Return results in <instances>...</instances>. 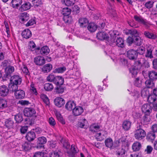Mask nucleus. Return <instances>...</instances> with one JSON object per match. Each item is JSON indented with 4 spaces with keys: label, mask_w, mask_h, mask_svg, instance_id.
<instances>
[{
    "label": "nucleus",
    "mask_w": 157,
    "mask_h": 157,
    "mask_svg": "<svg viewBox=\"0 0 157 157\" xmlns=\"http://www.w3.org/2000/svg\"><path fill=\"white\" fill-rule=\"evenodd\" d=\"M146 135L145 131L143 129L139 128L134 132V137L135 139L139 140L143 139Z\"/></svg>",
    "instance_id": "nucleus-1"
},
{
    "label": "nucleus",
    "mask_w": 157,
    "mask_h": 157,
    "mask_svg": "<svg viewBox=\"0 0 157 157\" xmlns=\"http://www.w3.org/2000/svg\"><path fill=\"white\" fill-rule=\"evenodd\" d=\"M127 57L131 60L136 59L137 57L136 52L133 49L128 50L126 52Z\"/></svg>",
    "instance_id": "nucleus-2"
},
{
    "label": "nucleus",
    "mask_w": 157,
    "mask_h": 157,
    "mask_svg": "<svg viewBox=\"0 0 157 157\" xmlns=\"http://www.w3.org/2000/svg\"><path fill=\"white\" fill-rule=\"evenodd\" d=\"M141 109L142 112L146 115H149L152 110L151 105L147 104L143 105Z\"/></svg>",
    "instance_id": "nucleus-3"
},
{
    "label": "nucleus",
    "mask_w": 157,
    "mask_h": 157,
    "mask_svg": "<svg viewBox=\"0 0 157 157\" xmlns=\"http://www.w3.org/2000/svg\"><path fill=\"white\" fill-rule=\"evenodd\" d=\"M35 110L31 108H26L24 111V113L25 116L27 117H31L36 114Z\"/></svg>",
    "instance_id": "nucleus-4"
},
{
    "label": "nucleus",
    "mask_w": 157,
    "mask_h": 157,
    "mask_svg": "<svg viewBox=\"0 0 157 157\" xmlns=\"http://www.w3.org/2000/svg\"><path fill=\"white\" fill-rule=\"evenodd\" d=\"M83 112L82 107L80 106H75L72 110V114L75 116L80 115Z\"/></svg>",
    "instance_id": "nucleus-5"
},
{
    "label": "nucleus",
    "mask_w": 157,
    "mask_h": 157,
    "mask_svg": "<svg viewBox=\"0 0 157 157\" xmlns=\"http://www.w3.org/2000/svg\"><path fill=\"white\" fill-rule=\"evenodd\" d=\"M34 62L36 65L40 66L45 64V61L43 57L37 56L34 58Z\"/></svg>",
    "instance_id": "nucleus-6"
},
{
    "label": "nucleus",
    "mask_w": 157,
    "mask_h": 157,
    "mask_svg": "<svg viewBox=\"0 0 157 157\" xmlns=\"http://www.w3.org/2000/svg\"><path fill=\"white\" fill-rule=\"evenodd\" d=\"M154 49L153 46L150 45L146 48V52L145 54L146 57L151 59L153 58L152 52Z\"/></svg>",
    "instance_id": "nucleus-7"
},
{
    "label": "nucleus",
    "mask_w": 157,
    "mask_h": 157,
    "mask_svg": "<svg viewBox=\"0 0 157 157\" xmlns=\"http://www.w3.org/2000/svg\"><path fill=\"white\" fill-rule=\"evenodd\" d=\"M0 136L5 138H7L10 137V132L7 131V128L2 127H0Z\"/></svg>",
    "instance_id": "nucleus-8"
},
{
    "label": "nucleus",
    "mask_w": 157,
    "mask_h": 157,
    "mask_svg": "<svg viewBox=\"0 0 157 157\" xmlns=\"http://www.w3.org/2000/svg\"><path fill=\"white\" fill-rule=\"evenodd\" d=\"M37 143L39 145L37 144L36 147L38 149H40L43 147L44 146L42 145L45 144L47 141L46 138L44 136H41L39 137L37 139Z\"/></svg>",
    "instance_id": "nucleus-9"
},
{
    "label": "nucleus",
    "mask_w": 157,
    "mask_h": 157,
    "mask_svg": "<svg viewBox=\"0 0 157 157\" xmlns=\"http://www.w3.org/2000/svg\"><path fill=\"white\" fill-rule=\"evenodd\" d=\"M65 100L61 97H58L55 98L54 100L55 105L59 107H61L65 103Z\"/></svg>",
    "instance_id": "nucleus-10"
},
{
    "label": "nucleus",
    "mask_w": 157,
    "mask_h": 157,
    "mask_svg": "<svg viewBox=\"0 0 157 157\" xmlns=\"http://www.w3.org/2000/svg\"><path fill=\"white\" fill-rule=\"evenodd\" d=\"M10 81L11 82L20 85L22 79L19 76L15 75L11 77Z\"/></svg>",
    "instance_id": "nucleus-11"
},
{
    "label": "nucleus",
    "mask_w": 157,
    "mask_h": 157,
    "mask_svg": "<svg viewBox=\"0 0 157 157\" xmlns=\"http://www.w3.org/2000/svg\"><path fill=\"white\" fill-rule=\"evenodd\" d=\"M9 90L8 87L5 85L0 86V95L2 97H5L9 94Z\"/></svg>",
    "instance_id": "nucleus-12"
},
{
    "label": "nucleus",
    "mask_w": 157,
    "mask_h": 157,
    "mask_svg": "<svg viewBox=\"0 0 157 157\" xmlns=\"http://www.w3.org/2000/svg\"><path fill=\"white\" fill-rule=\"evenodd\" d=\"M132 123L129 121H124L122 124V128L125 131H127L131 128Z\"/></svg>",
    "instance_id": "nucleus-13"
},
{
    "label": "nucleus",
    "mask_w": 157,
    "mask_h": 157,
    "mask_svg": "<svg viewBox=\"0 0 157 157\" xmlns=\"http://www.w3.org/2000/svg\"><path fill=\"white\" fill-rule=\"evenodd\" d=\"M76 106L75 103L73 101H69L67 102L65 105V108L66 109L71 111L73 108H75Z\"/></svg>",
    "instance_id": "nucleus-14"
},
{
    "label": "nucleus",
    "mask_w": 157,
    "mask_h": 157,
    "mask_svg": "<svg viewBox=\"0 0 157 157\" xmlns=\"http://www.w3.org/2000/svg\"><path fill=\"white\" fill-rule=\"evenodd\" d=\"M15 96L17 99L23 98L25 96L24 91L22 90H18L15 92Z\"/></svg>",
    "instance_id": "nucleus-15"
},
{
    "label": "nucleus",
    "mask_w": 157,
    "mask_h": 157,
    "mask_svg": "<svg viewBox=\"0 0 157 157\" xmlns=\"http://www.w3.org/2000/svg\"><path fill=\"white\" fill-rule=\"evenodd\" d=\"M36 137L35 133L33 131L28 132L26 135L25 138L29 141L33 140Z\"/></svg>",
    "instance_id": "nucleus-16"
},
{
    "label": "nucleus",
    "mask_w": 157,
    "mask_h": 157,
    "mask_svg": "<svg viewBox=\"0 0 157 157\" xmlns=\"http://www.w3.org/2000/svg\"><path fill=\"white\" fill-rule=\"evenodd\" d=\"M33 145L30 142H25L22 145V148L25 151H28L31 149Z\"/></svg>",
    "instance_id": "nucleus-17"
},
{
    "label": "nucleus",
    "mask_w": 157,
    "mask_h": 157,
    "mask_svg": "<svg viewBox=\"0 0 157 157\" xmlns=\"http://www.w3.org/2000/svg\"><path fill=\"white\" fill-rule=\"evenodd\" d=\"M22 37L26 39H28L32 36L31 31L28 29H26L23 30L21 33Z\"/></svg>",
    "instance_id": "nucleus-18"
},
{
    "label": "nucleus",
    "mask_w": 157,
    "mask_h": 157,
    "mask_svg": "<svg viewBox=\"0 0 157 157\" xmlns=\"http://www.w3.org/2000/svg\"><path fill=\"white\" fill-rule=\"evenodd\" d=\"M13 124L14 121L11 118L6 120L5 122V125L7 128L8 129L12 128L13 126Z\"/></svg>",
    "instance_id": "nucleus-19"
},
{
    "label": "nucleus",
    "mask_w": 157,
    "mask_h": 157,
    "mask_svg": "<svg viewBox=\"0 0 157 157\" xmlns=\"http://www.w3.org/2000/svg\"><path fill=\"white\" fill-rule=\"evenodd\" d=\"M52 68V65L48 63L43 66L42 68V71L44 73H47L50 72Z\"/></svg>",
    "instance_id": "nucleus-20"
},
{
    "label": "nucleus",
    "mask_w": 157,
    "mask_h": 157,
    "mask_svg": "<svg viewBox=\"0 0 157 157\" xmlns=\"http://www.w3.org/2000/svg\"><path fill=\"white\" fill-rule=\"evenodd\" d=\"M64 82V79L60 76L55 77L54 83L56 85L60 86L63 84Z\"/></svg>",
    "instance_id": "nucleus-21"
},
{
    "label": "nucleus",
    "mask_w": 157,
    "mask_h": 157,
    "mask_svg": "<svg viewBox=\"0 0 157 157\" xmlns=\"http://www.w3.org/2000/svg\"><path fill=\"white\" fill-rule=\"evenodd\" d=\"M134 18L136 21L140 24L146 25H147V22L146 21V20L144 19L141 17H139L137 15H135L134 16Z\"/></svg>",
    "instance_id": "nucleus-22"
},
{
    "label": "nucleus",
    "mask_w": 157,
    "mask_h": 157,
    "mask_svg": "<svg viewBox=\"0 0 157 157\" xmlns=\"http://www.w3.org/2000/svg\"><path fill=\"white\" fill-rule=\"evenodd\" d=\"M141 147V145L139 142L136 141L134 142L132 146V148L134 151H139Z\"/></svg>",
    "instance_id": "nucleus-23"
},
{
    "label": "nucleus",
    "mask_w": 157,
    "mask_h": 157,
    "mask_svg": "<svg viewBox=\"0 0 157 157\" xmlns=\"http://www.w3.org/2000/svg\"><path fill=\"white\" fill-rule=\"evenodd\" d=\"M31 6V4L29 2H26L21 6L19 10L22 12L27 10L30 8Z\"/></svg>",
    "instance_id": "nucleus-24"
},
{
    "label": "nucleus",
    "mask_w": 157,
    "mask_h": 157,
    "mask_svg": "<svg viewBox=\"0 0 157 157\" xmlns=\"http://www.w3.org/2000/svg\"><path fill=\"white\" fill-rule=\"evenodd\" d=\"M107 34L103 32H100L97 34L96 37L98 39L101 40L106 39L107 38Z\"/></svg>",
    "instance_id": "nucleus-25"
},
{
    "label": "nucleus",
    "mask_w": 157,
    "mask_h": 157,
    "mask_svg": "<svg viewBox=\"0 0 157 157\" xmlns=\"http://www.w3.org/2000/svg\"><path fill=\"white\" fill-rule=\"evenodd\" d=\"M155 133L151 131L148 133L146 136L147 139L148 141L151 142L155 139Z\"/></svg>",
    "instance_id": "nucleus-26"
},
{
    "label": "nucleus",
    "mask_w": 157,
    "mask_h": 157,
    "mask_svg": "<svg viewBox=\"0 0 157 157\" xmlns=\"http://www.w3.org/2000/svg\"><path fill=\"white\" fill-rule=\"evenodd\" d=\"M105 144L106 147L109 148L110 149H112L113 142L111 138H107L105 141Z\"/></svg>",
    "instance_id": "nucleus-27"
},
{
    "label": "nucleus",
    "mask_w": 157,
    "mask_h": 157,
    "mask_svg": "<svg viewBox=\"0 0 157 157\" xmlns=\"http://www.w3.org/2000/svg\"><path fill=\"white\" fill-rule=\"evenodd\" d=\"M22 3V0H12L11 6L13 8H17Z\"/></svg>",
    "instance_id": "nucleus-28"
},
{
    "label": "nucleus",
    "mask_w": 157,
    "mask_h": 157,
    "mask_svg": "<svg viewBox=\"0 0 157 157\" xmlns=\"http://www.w3.org/2000/svg\"><path fill=\"white\" fill-rule=\"evenodd\" d=\"M71 152H68L67 153L70 157H74L75 154L78 151V150L75 146L74 145H71Z\"/></svg>",
    "instance_id": "nucleus-29"
},
{
    "label": "nucleus",
    "mask_w": 157,
    "mask_h": 157,
    "mask_svg": "<svg viewBox=\"0 0 157 157\" xmlns=\"http://www.w3.org/2000/svg\"><path fill=\"white\" fill-rule=\"evenodd\" d=\"M148 76L150 79L156 80L157 79V72L154 71H150L148 72Z\"/></svg>",
    "instance_id": "nucleus-30"
},
{
    "label": "nucleus",
    "mask_w": 157,
    "mask_h": 157,
    "mask_svg": "<svg viewBox=\"0 0 157 157\" xmlns=\"http://www.w3.org/2000/svg\"><path fill=\"white\" fill-rule=\"evenodd\" d=\"M78 22L80 26L82 27L86 26L88 23V21L86 18H81L79 19Z\"/></svg>",
    "instance_id": "nucleus-31"
},
{
    "label": "nucleus",
    "mask_w": 157,
    "mask_h": 157,
    "mask_svg": "<svg viewBox=\"0 0 157 157\" xmlns=\"http://www.w3.org/2000/svg\"><path fill=\"white\" fill-rule=\"evenodd\" d=\"M115 44L118 47L123 48L124 46V40L121 37L117 38L116 40V42H114Z\"/></svg>",
    "instance_id": "nucleus-32"
},
{
    "label": "nucleus",
    "mask_w": 157,
    "mask_h": 157,
    "mask_svg": "<svg viewBox=\"0 0 157 157\" xmlns=\"http://www.w3.org/2000/svg\"><path fill=\"white\" fill-rule=\"evenodd\" d=\"M50 49L47 46L42 47L40 51V54L43 55H48Z\"/></svg>",
    "instance_id": "nucleus-33"
},
{
    "label": "nucleus",
    "mask_w": 157,
    "mask_h": 157,
    "mask_svg": "<svg viewBox=\"0 0 157 157\" xmlns=\"http://www.w3.org/2000/svg\"><path fill=\"white\" fill-rule=\"evenodd\" d=\"M8 106L7 101L6 99H0V109H3L6 108Z\"/></svg>",
    "instance_id": "nucleus-34"
},
{
    "label": "nucleus",
    "mask_w": 157,
    "mask_h": 157,
    "mask_svg": "<svg viewBox=\"0 0 157 157\" xmlns=\"http://www.w3.org/2000/svg\"><path fill=\"white\" fill-rule=\"evenodd\" d=\"M60 141L61 143L63 144V147L66 149H68L70 147V144L68 142L67 140L64 138L61 137Z\"/></svg>",
    "instance_id": "nucleus-35"
},
{
    "label": "nucleus",
    "mask_w": 157,
    "mask_h": 157,
    "mask_svg": "<svg viewBox=\"0 0 157 157\" xmlns=\"http://www.w3.org/2000/svg\"><path fill=\"white\" fill-rule=\"evenodd\" d=\"M17 85H18V84L10 82V83L9 84V85L10 90L11 91L14 92H15L17 90Z\"/></svg>",
    "instance_id": "nucleus-36"
},
{
    "label": "nucleus",
    "mask_w": 157,
    "mask_h": 157,
    "mask_svg": "<svg viewBox=\"0 0 157 157\" xmlns=\"http://www.w3.org/2000/svg\"><path fill=\"white\" fill-rule=\"evenodd\" d=\"M87 29L91 32H94L97 29V25L94 23H90L89 24Z\"/></svg>",
    "instance_id": "nucleus-37"
},
{
    "label": "nucleus",
    "mask_w": 157,
    "mask_h": 157,
    "mask_svg": "<svg viewBox=\"0 0 157 157\" xmlns=\"http://www.w3.org/2000/svg\"><path fill=\"white\" fill-rule=\"evenodd\" d=\"M144 34L146 37L149 39H155L157 37L156 35L148 31H145Z\"/></svg>",
    "instance_id": "nucleus-38"
},
{
    "label": "nucleus",
    "mask_w": 157,
    "mask_h": 157,
    "mask_svg": "<svg viewBox=\"0 0 157 157\" xmlns=\"http://www.w3.org/2000/svg\"><path fill=\"white\" fill-rule=\"evenodd\" d=\"M100 129V126L96 124L91 125L90 128V130L92 132H97L99 131Z\"/></svg>",
    "instance_id": "nucleus-39"
},
{
    "label": "nucleus",
    "mask_w": 157,
    "mask_h": 157,
    "mask_svg": "<svg viewBox=\"0 0 157 157\" xmlns=\"http://www.w3.org/2000/svg\"><path fill=\"white\" fill-rule=\"evenodd\" d=\"M29 15L27 13H24L21 14L20 19L22 21H26L29 19Z\"/></svg>",
    "instance_id": "nucleus-40"
},
{
    "label": "nucleus",
    "mask_w": 157,
    "mask_h": 157,
    "mask_svg": "<svg viewBox=\"0 0 157 157\" xmlns=\"http://www.w3.org/2000/svg\"><path fill=\"white\" fill-rule=\"evenodd\" d=\"M146 115L144 116L141 121V123L144 124H147L150 122V117L148 116L149 115H147V116Z\"/></svg>",
    "instance_id": "nucleus-41"
},
{
    "label": "nucleus",
    "mask_w": 157,
    "mask_h": 157,
    "mask_svg": "<svg viewBox=\"0 0 157 157\" xmlns=\"http://www.w3.org/2000/svg\"><path fill=\"white\" fill-rule=\"evenodd\" d=\"M127 33L128 34H130L136 37L139 36H138L139 35V33L135 29L128 30Z\"/></svg>",
    "instance_id": "nucleus-42"
},
{
    "label": "nucleus",
    "mask_w": 157,
    "mask_h": 157,
    "mask_svg": "<svg viewBox=\"0 0 157 157\" xmlns=\"http://www.w3.org/2000/svg\"><path fill=\"white\" fill-rule=\"evenodd\" d=\"M138 69H139L136 67H131L130 68L129 71L132 76H135L139 71Z\"/></svg>",
    "instance_id": "nucleus-43"
},
{
    "label": "nucleus",
    "mask_w": 157,
    "mask_h": 157,
    "mask_svg": "<svg viewBox=\"0 0 157 157\" xmlns=\"http://www.w3.org/2000/svg\"><path fill=\"white\" fill-rule=\"evenodd\" d=\"M143 40L139 36H137L134 40V43L137 45L140 46L142 44Z\"/></svg>",
    "instance_id": "nucleus-44"
},
{
    "label": "nucleus",
    "mask_w": 157,
    "mask_h": 157,
    "mask_svg": "<svg viewBox=\"0 0 157 157\" xmlns=\"http://www.w3.org/2000/svg\"><path fill=\"white\" fill-rule=\"evenodd\" d=\"M44 88L46 90L51 91L53 88V86L52 83H47L44 84Z\"/></svg>",
    "instance_id": "nucleus-45"
},
{
    "label": "nucleus",
    "mask_w": 157,
    "mask_h": 157,
    "mask_svg": "<svg viewBox=\"0 0 157 157\" xmlns=\"http://www.w3.org/2000/svg\"><path fill=\"white\" fill-rule=\"evenodd\" d=\"M150 79L147 80L145 81V84L147 88H152L154 86V84L153 82Z\"/></svg>",
    "instance_id": "nucleus-46"
},
{
    "label": "nucleus",
    "mask_w": 157,
    "mask_h": 157,
    "mask_svg": "<svg viewBox=\"0 0 157 157\" xmlns=\"http://www.w3.org/2000/svg\"><path fill=\"white\" fill-rule=\"evenodd\" d=\"M145 50V48L144 47L140 46L139 47L136 51L137 54L142 55L144 53Z\"/></svg>",
    "instance_id": "nucleus-47"
},
{
    "label": "nucleus",
    "mask_w": 157,
    "mask_h": 157,
    "mask_svg": "<svg viewBox=\"0 0 157 157\" xmlns=\"http://www.w3.org/2000/svg\"><path fill=\"white\" fill-rule=\"evenodd\" d=\"M40 98L42 99L44 103L47 105H48L49 104V100L46 95L44 94H41L40 95Z\"/></svg>",
    "instance_id": "nucleus-48"
},
{
    "label": "nucleus",
    "mask_w": 157,
    "mask_h": 157,
    "mask_svg": "<svg viewBox=\"0 0 157 157\" xmlns=\"http://www.w3.org/2000/svg\"><path fill=\"white\" fill-rule=\"evenodd\" d=\"M62 13L64 15H70L71 13V10L68 8L67 7L63 9L62 11Z\"/></svg>",
    "instance_id": "nucleus-49"
},
{
    "label": "nucleus",
    "mask_w": 157,
    "mask_h": 157,
    "mask_svg": "<svg viewBox=\"0 0 157 157\" xmlns=\"http://www.w3.org/2000/svg\"><path fill=\"white\" fill-rule=\"evenodd\" d=\"M14 70V68L13 66H9L6 67L5 69V72L7 75H9L13 72Z\"/></svg>",
    "instance_id": "nucleus-50"
},
{
    "label": "nucleus",
    "mask_w": 157,
    "mask_h": 157,
    "mask_svg": "<svg viewBox=\"0 0 157 157\" xmlns=\"http://www.w3.org/2000/svg\"><path fill=\"white\" fill-rule=\"evenodd\" d=\"M125 153L124 149L121 148L117 152L116 154L119 157H124Z\"/></svg>",
    "instance_id": "nucleus-51"
},
{
    "label": "nucleus",
    "mask_w": 157,
    "mask_h": 157,
    "mask_svg": "<svg viewBox=\"0 0 157 157\" xmlns=\"http://www.w3.org/2000/svg\"><path fill=\"white\" fill-rule=\"evenodd\" d=\"M64 2L66 6H71L74 4L75 0H64Z\"/></svg>",
    "instance_id": "nucleus-52"
},
{
    "label": "nucleus",
    "mask_w": 157,
    "mask_h": 157,
    "mask_svg": "<svg viewBox=\"0 0 157 157\" xmlns=\"http://www.w3.org/2000/svg\"><path fill=\"white\" fill-rule=\"evenodd\" d=\"M63 20L65 22L67 23L71 22L72 21V17L70 15L63 16Z\"/></svg>",
    "instance_id": "nucleus-53"
},
{
    "label": "nucleus",
    "mask_w": 157,
    "mask_h": 157,
    "mask_svg": "<svg viewBox=\"0 0 157 157\" xmlns=\"http://www.w3.org/2000/svg\"><path fill=\"white\" fill-rule=\"evenodd\" d=\"M66 70L65 67H60L55 69L53 71L54 73H62L65 71Z\"/></svg>",
    "instance_id": "nucleus-54"
},
{
    "label": "nucleus",
    "mask_w": 157,
    "mask_h": 157,
    "mask_svg": "<svg viewBox=\"0 0 157 157\" xmlns=\"http://www.w3.org/2000/svg\"><path fill=\"white\" fill-rule=\"evenodd\" d=\"M30 90L35 95H37V92L36 88L34 85L33 83H31L30 85Z\"/></svg>",
    "instance_id": "nucleus-55"
},
{
    "label": "nucleus",
    "mask_w": 157,
    "mask_h": 157,
    "mask_svg": "<svg viewBox=\"0 0 157 157\" xmlns=\"http://www.w3.org/2000/svg\"><path fill=\"white\" fill-rule=\"evenodd\" d=\"M59 152L58 150H56L50 152L49 154L50 157H59Z\"/></svg>",
    "instance_id": "nucleus-56"
},
{
    "label": "nucleus",
    "mask_w": 157,
    "mask_h": 157,
    "mask_svg": "<svg viewBox=\"0 0 157 157\" xmlns=\"http://www.w3.org/2000/svg\"><path fill=\"white\" fill-rule=\"evenodd\" d=\"M29 49L31 51H33L36 49V45L33 41H31L29 43Z\"/></svg>",
    "instance_id": "nucleus-57"
},
{
    "label": "nucleus",
    "mask_w": 157,
    "mask_h": 157,
    "mask_svg": "<svg viewBox=\"0 0 157 157\" xmlns=\"http://www.w3.org/2000/svg\"><path fill=\"white\" fill-rule=\"evenodd\" d=\"M134 83L135 85L136 86L140 87L141 85V80L139 78H136Z\"/></svg>",
    "instance_id": "nucleus-58"
},
{
    "label": "nucleus",
    "mask_w": 157,
    "mask_h": 157,
    "mask_svg": "<svg viewBox=\"0 0 157 157\" xmlns=\"http://www.w3.org/2000/svg\"><path fill=\"white\" fill-rule=\"evenodd\" d=\"M15 120L17 122H21L23 118L21 114H17L15 116Z\"/></svg>",
    "instance_id": "nucleus-59"
},
{
    "label": "nucleus",
    "mask_w": 157,
    "mask_h": 157,
    "mask_svg": "<svg viewBox=\"0 0 157 157\" xmlns=\"http://www.w3.org/2000/svg\"><path fill=\"white\" fill-rule=\"evenodd\" d=\"M147 100L149 102L152 103L156 101V98L154 96L151 95L148 97Z\"/></svg>",
    "instance_id": "nucleus-60"
},
{
    "label": "nucleus",
    "mask_w": 157,
    "mask_h": 157,
    "mask_svg": "<svg viewBox=\"0 0 157 157\" xmlns=\"http://www.w3.org/2000/svg\"><path fill=\"white\" fill-rule=\"evenodd\" d=\"M87 122V121L85 119H81L78 123L79 126L81 128H82L85 126V124Z\"/></svg>",
    "instance_id": "nucleus-61"
},
{
    "label": "nucleus",
    "mask_w": 157,
    "mask_h": 157,
    "mask_svg": "<svg viewBox=\"0 0 157 157\" xmlns=\"http://www.w3.org/2000/svg\"><path fill=\"white\" fill-rule=\"evenodd\" d=\"M154 3L152 1H148L145 4V6L147 9L151 8L152 7Z\"/></svg>",
    "instance_id": "nucleus-62"
},
{
    "label": "nucleus",
    "mask_w": 157,
    "mask_h": 157,
    "mask_svg": "<svg viewBox=\"0 0 157 157\" xmlns=\"http://www.w3.org/2000/svg\"><path fill=\"white\" fill-rule=\"evenodd\" d=\"M143 59H140V60H138L136 61L135 62V67H137L139 69H140L142 66V63L141 62V60Z\"/></svg>",
    "instance_id": "nucleus-63"
},
{
    "label": "nucleus",
    "mask_w": 157,
    "mask_h": 157,
    "mask_svg": "<svg viewBox=\"0 0 157 157\" xmlns=\"http://www.w3.org/2000/svg\"><path fill=\"white\" fill-rule=\"evenodd\" d=\"M55 77L52 74H50L47 77V80L50 82H54V80L55 79Z\"/></svg>",
    "instance_id": "nucleus-64"
}]
</instances>
